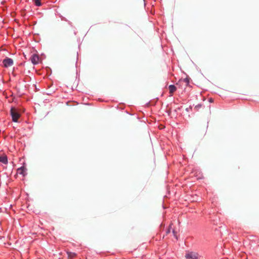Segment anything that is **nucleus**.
Segmentation results:
<instances>
[{
    "mask_svg": "<svg viewBox=\"0 0 259 259\" xmlns=\"http://www.w3.org/2000/svg\"><path fill=\"white\" fill-rule=\"evenodd\" d=\"M10 114L12 118V121L15 122H17L21 116L20 110L14 107L11 108Z\"/></svg>",
    "mask_w": 259,
    "mask_h": 259,
    "instance_id": "nucleus-1",
    "label": "nucleus"
},
{
    "mask_svg": "<svg viewBox=\"0 0 259 259\" xmlns=\"http://www.w3.org/2000/svg\"><path fill=\"white\" fill-rule=\"evenodd\" d=\"M178 89H181L185 91L186 89L189 85V80L188 78L180 79L176 84Z\"/></svg>",
    "mask_w": 259,
    "mask_h": 259,
    "instance_id": "nucleus-2",
    "label": "nucleus"
},
{
    "mask_svg": "<svg viewBox=\"0 0 259 259\" xmlns=\"http://www.w3.org/2000/svg\"><path fill=\"white\" fill-rule=\"evenodd\" d=\"M14 64L13 60L10 58H6L3 61V66L5 68H8L9 67L12 66Z\"/></svg>",
    "mask_w": 259,
    "mask_h": 259,
    "instance_id": "nucleus-3",
    "label": "nucleus"
},
{
    "mask_svg": "<svg viewBox=\"0 0 259 259\" xmlns=\"http://www.w3.org/2000/svg\"><path fill=\"white\" fill-rule=\"evenodd\" d=\"M30 60L33 65H36L39 63L40 59L37 54H33L30 57Z\"/></svg>",
    "mask_w": 259,
    "mask_h": 259,
    "instance_id": "nucleus-4",
    "label": "nucleus"
},
{
    "mask_svg": "<svg viewBox=\"0 0 259 259\" xmlns=\"http://www.w3.org/2000/svg\"><path fill=\"white\" fill-rule=\"evenodd\" d=\"M185 257L187 259H198V254L194 252H187Z\"/></svg>",
    "mask_w": 259,
    "mask_h": 259,
    "instance_id": "nucleus-5",
    "label": "nucleus"
},
{
    "mask_svg": "<svg viewBox=\"0 0 259 259\" xmlns=\"http://www.w3.org/2000/svg\"><path fill=\"white\" fill-rule=\"evenodd\" d=\"M26 170L27 169L24 166H22L21 167H19L17 169V174L22 175L24 177L26 175Z\"/></svg>",
    "mask_w": 259,
    "mask_h": 259,
    "instance_id": "nucleus-6",
    "label": "nucleus"
},
{
    "mask_svg": "<svg viewBox=\"0 0 259 259\" xmlns=\"http://www.w3.org/2000/svg\"><path fill=\"white\" fill-rule=\"evenodd\" d=\"M177 87H176L175 85L171 84L168 86V90H169V96L171 97L173 96L174 93L176 91Z\"/></svg>",
    "mask_w": 259,
    "mask_h": 259,
    "instance_id": "nucleus-7",
    "label": "nucleus"
},
{
    "mask_svg": "<svg viewBox=\"0 0 259 259\" xmlns=\"http://www.w3.org/2000/svg\"><path fill=\"white\" fill-rule=\"evenodd\" d=\"M0 162L6 164L8 163V158L6 155H3L0 156Z\"/></svg>",
    "mask_w": 259,
    "mask_h": 259,
    "instance_id": "nucleus-8",
    "label": "nucleus"
},
{
    "mask_svg": "<svg viewBox=\"0 0 259 259\" xmlns=\"http://www.w3.org/2000/svg\"><path fill=\"white\" fill-rule=\"evenodd\" d=\"M68 259H73L76 256V254L74 252H67Z\"/></svg>",
    "mask_w": 259,
    "mask_h": 259,
    "instance_id": "nucleus-9",
    "label": "nucleus"
},
{
    "mask_svg": "<svg viewBox=\"0 0 259 259\" xmlns=\"http://www.w3.org/2000/svg\"><path fill=\"white\" fill-rule=\"evenodd\" d=\"M33 2L35 6H40L41 5V0H33Z\"/></svg>",
    "mask_w": 259,
    "mask_h": 259,
    "instance_id": "nucleus-10",
    "label": "nucleus"
},
{
    "mask_svg": "<svg viewBox=\"0 0 259 259\" xmlns=\"http://www.w3.org/2000/svg\"><path fill=\"white\" fill-rule=\"evenodd\" d=\"M173 233L174 234V235H175V232L174 230H173Z\"/></svg>",
    "mask_w": 259,
    "mask_h": 259,
    "instance_id": "nucleus-11",
    "label": "nucleus"
},
{
    "mask_svg": "<svg viewBox=\"0 0 259 259\" xmlns=\"http://www.w3.org/2000/svg\"><path fill=\"white\" fill-rule=\"evenodd\" d=\"M209 101H210V102H211L212 99H210Z\"/></svg>",
    "mask_w": 259,
    "mask_h": 259,
    "instance_id": "nucleus-12",
    "label": "nucleus"
}]
</instances>
